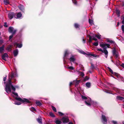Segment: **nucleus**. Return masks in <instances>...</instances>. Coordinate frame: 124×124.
Returning a JSON list of instances; mask_svg holds the SVG:
<instances>
[{"mask_svg": "<svg viewBox=\"0 0 124 124\" xmlns=\"http://www.w3.org/2000/svg\"><path fill=\"white\" fill-rule=\"evenodd\" d=\"M11 80L12 79L10 78V77H9L8 79V82L6 85L5 91L7 93H8V92H11L10 86L11 85H12Z\"/></svg>", "mask_w": 124, "mask_h": 124, "instance_id": "obj_1", "label": "nucleus"}, {"mask_svg": "<svg viewBox=\"0 0 124 124\" xmlns=\"http://www.w3.org/2000/svg\"><path fill=\"white\" fill-rule=\"evenodd\" d=\"M81 97L83 100H86L87 101H85V103L86 105L87 106H90L91 105V99L89 98H88L86 97L83 95H81Z\"/></svg>", "mask_w": 124, "mask_h": 124, "instance_id": "obj_2", "label": "nucleus"}, {"mask_svg": "<svg viewBox=\"0 0 124 124\" xmlns=\"http://www.w3.org/2000/svg\"><path fill=\"white\" fill-rule=\"evenodd\" d=\"M15 99L16 100L22 102L23 103H31V102L27 99L24 98L23 99H22L20 97H16Z\"/></svg>", "mask_w": 124, "mask_h": 124, "instance_id": "obj_3", "label": "nucleus"}, {"mask_svg": "<svg viewBox=\"0 0 124 124\" xmlns=\"http://www.w3.org/2000/svg\"><path fill=\"white\" fill-rule=\"evenodd\" d=\"M16 13H15L13 12H9L8 15V17L10 19H11L14 17L15 18H16Z\"/></svg>", "mask_w": 124, "mask_h": 124, "instance_id": "obj_4", "label": "nucleus"}, {"mask_svg": "<svg viewBox=\"0 0 124 124\" xmlns=\"http://www.w3.org/2000/svg\"><path fill=\"white\" fill-rule=\"evenodd\" d=\"M101 119L104 124H107V119L105 116L102 114L101 115Z\"/></svg>", "mask_w": 124, "mask_h": 124, "instance_id": "obj_5", "label": "nucleus"}, {"mask_svg": "<svg viewBox=\"0 0 124 124\" xmlns=\"http://www.w3.org/2000/svg\"><path fill=\"white\" fill-rule=\"evenodd\" d=\"M61 120L64 124L66 123L69 121V119L68 117H63L62 118Z\"/></svg>", "mask_w": 124, "mask_h": 124, "instance_id": "obj_6", "label": "nucleus"}, {"mask_svg": "<svg viewBox=\"0 0 124 124\" xmlns=\"http://www.w3.org/2000/svg\"><path fill=\"white\" fill-rule=\"evenodd\" d=\"M100 46L102 48H105V49H106L107 47H106V46H107V47L108 48H110L109 46H110V45L108 44H100Z\"/></svg>", "mask_w": 124, "mask_h": 124, "instance_id": "obj_7", "label": "nucleus"}, {"mask_svg": "<svg viewBox=\"0 0 124 124\" xmlns=\"http://www.w3.org/2000/svg\"><path fill=\"white\" fill-rule=\"evenodd\" d=\"M18 7L20 10L22 12L24 13L25 11L24 7L23 5L21 4H19L18 6Z\"/></svg>", "mask_w": 124, "mask_h": 124, "instance_id": "obj_8", "label": "nucleus"}, {"mask_svg": "<svg viewBox=\"0 0 124 124\" xmlns=\"http://www.w3.org/2000/svg\"><path fill=\"white\" fill-rule=\"evenodd\" d=\"M106 40L107 42H109L110 43L113 44L114 45H116V43L114 41H113L112 40H110L109 39H106Z\"/></svg>", "mask_w": 124, "mask_h": 124, "instance_id": "obj_9", "label": "nucleus"}, {"mask_svg": "<svg viewBox=\"0 0 124 124\" xmlns=\"http://www.w3.org/2000/svg\"><path fill=\"white\" fill-rule=\"evenodd\" d=\"M16 18L18 19L21 17L22 16V14L20 12H19L16 14Z\"/></svg>", "mask_w": 124, "mask_h": 124, "instance_id": "obj_10", "label": "nucleus"}, {"mask_svg": "<svg viewBox=\"0 0 124 124\" xmlns=\"http://www.w3.org/2000/svg\"><path fill=\"white\" fill-rule=\"evenodd\" d=\"M16 76V74H14V73L13 72H12L10 75V76H9V77H10V78H11L12 79H14V78H15V77Z\"/></svg>", "mask_w": 124, "mask_h": 124, "instance_id": "obj_11", "label": "nucleus"}, {"mask_svg": "<svg viewBox=\"0 0 124 124\" xmlns=\"http://www.w3.org/2000/svg\"><path fill=\"white\" fill-rule=\"evenodd\" d=\"M8 57V55L7 53H4L2 56V58L4 60H6V57Z\"/></svg>", "mask_w": 124, "mask_h": 124, "instance_id": "obj_12", "label": "nucleus"}, {"mask_svg": "<svg viewBox=\"0 0 124 124\" xmlns=\"http://www.w3.org/2000/svg\"><path fill=\"white\" fill-rule=\"evenodd\" d=\"M13 53L14 56H16L18 54V51L17 49L13 51Z\"/></svg>", "mask_w": 124, "mask_h": 124, "instance_id": "obj_13", "label": "nucleus"}, {"mask_svg": "<svg viewBox=\"0 0 124 124\" xmlns=\"http://www.w3.org/2000/svg\"><path fill=\"white\" fill-rule=\"evenodd\" d=\"M116 99L119 100L124 101V98L120 96H117Z\"/></svg>", "mask_w": 124, "mask_h": 124, "instance_id": "obj_14", "label": "nucleus"}, {"mask_svg": "<svg viewBox=\"0 0 124 124\" xmlns=\"http://www.w3.org/2000/svg\"><path fill=\"white\" fill-rule=\"evenodd\" d=\"M13 28L11 26L8 29V31L9 32L11 33L13 32Z\"/></svg>", "mask_w": 124, "mask_h": 124, "instance_id": "obj_15", "label": "nucleus"}, {"mask_svg": "<svg viewBox=\"0 0 124 124\" xmlns=\"http://www.w3.org/2000/svg\"><path fill=\"white\" fill-rule=\"evenodd\" d=\"M80 81V80H76V81L74 80L73 81V83H75V86L79 84Z\"/></svg>", "mask_w": 124, "mask_h": 124, "instance_id": "obj_16", "label": "nucleus"}, {"mask_svg": "<svg viewBox=\"0 0 124 124\" xmlns=\"http://www.w3.org/2000/svg\"><path fill=\"white\" fill-rule=\"evenodd\" d=\"M103 48V50H102L101 48H100L97 49V50L103 53H104L107 50L104 48Z\"/></svg>", "mask_w": 124, "mask_h": 124, "instance_id": "obj_17", "label": "nucleus"}, {"mask_svg": "<svg viewBox=\"0 0 124 124\" xmlns=\"http://www.w3.org/2000/svg\"><path fill=\"white\" fill-rule=\"evenodd\" d=\"M78 51L80 53L84 55L86 54V53L84 51L82 50H78Z\"/></svg>", "mask_w": 124, "mask_h": 124, "instance_id": "obj_18", "label": "nucleus"}, {"mask_svg": "<svg viewBox=\"0 0 124 124\" xmlns=\"http://www.w3.org/2000/svg\"><path fill=\"white\" fill-rule=\"evenodd\" d=\"M37 120L39 124H42V119L41 118H37Z\"/></svg>", "mask_w": 124, "mask_h": 124, "instance_id": "obj_19", "label": "nucleus"}, {"mask_svg": "<svg viewBox=\"0 0 124 124\" xmlns=\"http://www.w3.org/2000/svg\"><path fill=\"white\" fill-rule=\"evenodd\" d=\"M88 37L89 38V43H90L92 41V37L90 35H88Z\"/></svg>", "mask_w": 124, "mask_h": 124, "instance_id": "obj_20", "label": "nucleus"}, {"mask_svg": "<svg viewBox=\"0 0 124 124\" xmlns=\"http://www.w3.org/2000/svg\"><path fill=\"white\" fill-rule=\"evenodd\" d=\"M36 103L37 106H41L42 104V103L39 101H36Z\"/></svg>", "mask_w": 124, "mask_h": 124, "instance_id": "obj_21", "label": "nucleus"}, {"mask_svg": "<svg viewBox=\"0 0 124 124\" xmlns=\"http://www.w3.org/2000/svg\"><path fill=\"white\" fill-rule=\"evenodd\" d=\"M70 60L71 62H73L75 60V59L74 57L73 56L70 58Z\"/></svg>", "mask_w": 124, "mask_h": 124, "instance_id": "obj_22", "label": "nucleus"}, {"mask_svg": "<svg viewBox=\"0 0 124 124\" xmlns=\"http://www.w3.org/2000/svg\"><path fill=\"white\" fill-rule=\"evenodd\" d=\"M4 2L5 5H7L9 4V0H4Z\"/></svg>", "mask_w": 124, "mask_h": 124, "instance_id": "obj_23", "label": "nucleus"}, {"mask_svg": "<svg viewBox=\"0 0 124 124\" xmlns=\"http://www.w3.org/2000/svg\"><path fill=\"white\" fill-rule=\"evenodd\" d=\"M4 46H2L1 47H0V53H1L4 50Z\"/></svg>", "mask_w": 124, "mask_h": 124, "instance_id": "obj_24", "label": "nucleus"}, {"mask_svg": "<svg viewBox=\"0 0 124 124\" xmlns=\"http://www.w3.org/2000/svg\"><path fill=\"white\" fill-rule=\"evenodd\" d=\"M49 115L50 116L53 117H55V116L54 115V113L52 112H50L49 113Z\"/></svg>", "mask_w": 124, "mask_h": 124, "instance_id": "obj_25", "label": "nucleus"}, {"mask_svg": "<svg viewBox=\"0 0 124 124\" xmlns=\"http://www.w3.org/2000/svg\"><path fill=\"white\" fill-rule=\"evenodd\" d=\"M113 55L115 57L116 59L119 56V54L118 52L113 54Z\"/></svg>", "mask_w": 124, "mask_h": 124, "instance_id": "obj_26", "label": "nucleus"}, {"mask_svg": "<svg viewBox=\"0 0 124 124\" xmlns=\"http://www.w3.org/2000/svg\"><path fill=\"white\" fill-rule=\"evenodd\" d=\"M55 122L56 124H61L62 122L61 121L59 120H57L55 121Z\"/></svg>", "mask_w": 124, "mask_h": 124, "instance_id": "obj_27", "label": "nucleus"}, {"mask_svg": "<svg viewBox=\"0 0 124 124\" xmlns=\"http://www.w3.org/2000/svg\"><path fill=\"white\" fill-rule=\"evenodd\" d=\"M85 85L88 88H90L91 85L90 83L89 82L86 83L85 84Z\"/></svg>", "mask_w": 124, "mask_h": 124, "instance_id": "obj_28", "label": "nucleus"}, {"mask_svg": "<svg viewBox=\"0 0 124 124\" xmlns=\"http://www.w3.org/2000/svg\"><path fill=\"white\" fill-rule=\"evenodd\" d=\"M11 87L12 90H13L14 91H15L16 90V88L15 86H14L12 85H11L10 86V88L11 89Z\"/></svg>", "mask_w": 124, "mask_h": 124, "instance_id": "obj_29", "label": "nucleus"}, {"mask_svg": "<svg viewBox=\"0 0 124 124\" xmlns=\"http://www.w3.org/2000/svg\"><path fill=\"white\" fill-rule=\"evenodd\" d=\"M69 53L68 52V51L66 50L65 53L64 55V57L67 56H68L69 54Z\"/></svg>", "mask_w": 124, "mask_h": 124, "instance_id": "obj_30", "label": "nucleus"}, {"mask_svg": "<svg viewBox=\"0 0 124 124\" xmlns=\"http://www.w3.org/2000/svg\"><path fill=\"white\" fill-rule=\"evenodd\" d=\"M12 46L11 45H9L8 46L7 49H6L8 51H11V48Z\"/></svg>", "mask_w": 124, "mask_h": 124, "instance_id": "obj_31", "label": "nucleus"}, {"mask_svg": "<svg viewBox=\"0 0 124 124\" xmlns=\"http://www.w3.org/2000/svg\"><path fill=\"white\" fill-rule=\"evenodd\" d=\"M116 13L118 16L119 17L120 16V11L118 10H117L116 11Z\"/></svg>", "mask_w": 124, "mask_h": 124, "instance_id": "obj_32", "label": "nucleus"}, {"mask_svg": "<svg viewBox=\"0 0 124 124\" xmlns=\"http://www.w3.org/2000/svg\"><path fill=\"white\" fill-rule=\"evenodd\" d=\"M107 68L108 69V70L112 74H114V72L112 70V69L109 67H108Z\"/></svg>", "mask_w": 124, "mask_h": 124, "instance_id": "obj_33", "label": "nucleus"}, {"mask_svg": "<svg viewBox=\"0 0 124 124\" xmlns=\"http://www.w3.org/2000/svg\"><path fill=\"white\" fill-rule=\"evenodd\" d=\"M80 25L77 23H75L74 24V27L76 28H79Z\"/></svg>", "mask_w": 124, "mask_h": 124, "instance_id": "obj_34", "label": "nucleus"}, {"mask_svg": "<svg viewBox=\"0 0 124 124\" xmlns=\"http://www.w3.org/2000/svg\"><path fill=\"white\" fill-rule=\"evenodd\" d=\"M91 68L92 70L93 69L95 68L94 65L92 63H91Z\"/></svg>", "mask_w": 124, "mask_h": 124, "instance_id": "obj_35", "label": "nucleus"}, {"mask_svg": "<svg viewBox=\"0 0 124 124\" xmlns=\"http://www.w3.org/2000/svg\"><path fill=\"white\" fill-rule=\"evenodd\" d=\"M105 55V57L106 58H107L108 57V51L107 50L104 53Z\"/></svg>", "mask_w": 124, "mask_h": 124, "instance_id": "obj_36", "label": "nucleus"}, {"mask_svg": "<svg viewBox=\"0 0 124 124\" xmlns=\"http://www.w3.org/2000/svg\"><path fill=\"white\" fill-rule=\"evenodd\" d=\"M95 36L98 39H101L100 36H101V35H97L96 34H95Z\"/></svg>", "mask_w": 124, "mask_h": 124, "instance_id": "obj_37", "label": "nucleus"}, {"mask_svg": "<svg viewBox=\"0 0 124 124\" xmlns=\"http://www.w3.org/2000/svg\"><path fill=\"white\" fill-rule=\"evenodd\" d=\"M89 78L87 76H86L85 78H84V81H86L88 80L89 79Z\"/></svg>", "mask_w": 124, "mask_h": 124, "instance_id": "obj_38", "label": "nucleus"}, {"mask_svg": "<svg viewBox=\"0 0 124 124\" xmlns=\"http://www.w3.org/2000/svg\"><path fill=\"white\" fill-rule=\"evenodd\" d=\"M30 110L32 111H36V109L33 107H32L30 108Z\"/></svg>", "mask_w": 124, "mask_h": 124, "instance_id": "obj_39", "label": "nucleus"}, {"mask_svg": "<svg viewBox=\"0 0 124 124\" xmlns=\"http://www.w3.org/2000/svg\"><path fill=\"white\" fill-rule=\"evenodd\" d=\"M52 108L53 110L55 112H56V108L52 106Z\"/></svg>", "mask_w": 124, "mask_h": 124, "instance_id": "obj_40", "label": "nucleus"}, {"mask_svg": "<svg viewBox=\"0 0 124 124\" xmlns=\"http://www.w3.org/2000/svg\"><path fill=\"white\" fill-rule=\"evenodd\" d=\"M117 52H116V50L115 48H114L113 50H112L113 54L116 53Z\"/></svg>", "mask_w": 124, "mask_h": 124, "instance_id": "obj_41", "label": "nucleus"}, {"mask_svg": "<svg viewBox=\"0 0 124 124\" xmlns=\"http://www.w3.org/2000/svg\"><path fill=\"white\" fill-rule=\"evenodd\" d=\"M89 22L90 24L91 25H92L93 24V20H91L90 19H89Z\"/></svg>", "mask_w": 124, "mask_h": 124, "instance_id": "obj_42", "label": "nucleus"}, {"mask_svg": "<svg viewBox=\"0 0 124 124\" xmlns=\"http://www.w3.org/2000/svg\"><path fill=\"white\" fill-rule=\"evenodd\" d=\"M93 45L95 46H97L98 45V42H94L93 43Z\"/></svg>", "mask_w": 124, "mask_h": 124, "instance_id": "obj_43", "label": "nucleus"}, {"mask_svg": "<svg viewBox=\"0 0 124 124\" xmlns=\"http://www.w3.org/2000/svg\"><path fill=\"white\" fill-rule=\"evenodd\" d=\"M91 56H92L94 57H99V55H97L96 54H92L91 55Z\"/></svg>", "mask_w": 124, "mask_h": 124, "instance_id": "obj_44", "label": "nucleus"}, {"mask_svg": "<svg viewBox=\"0 0 124 124\" xmlns=\"http://www.w3.org/2000/svg\"><path fill=\"white\" fill-rule=\"evenodd\" d=\"M72 2L75 5L77 4V2L76 0H72Z\"/></svg>", "mask_w": 124, "mask_h": 124, "instance_id": "obj_45", "label": "nucleus"}, {"mask_svg": "<svg viewBox=\"0 0 124 124\" xmlns=\"http://www.w3.org/2000/svg\"><path fill=\"white\" fill-rule=\"evenodd\" d=\"M22 44H19L18 43V45H17V47H18V48H20L22 47Z\"/></svg>", "mask_w": 124, "mask_h": 124, "instance_id": "obj_46", "label": "nucleus"}, {"mask_svg": "<svg viewBox=\"0 0 124 124\" xmlns=\"http://www.w3.org/2000/svg\"><path fill=\"white\" fill-rule=\"evenodd\" d=\"M21 104L20 102H15V104L17 105H20Z\"/></svg>", "mask_w": 124, "mask_h": 124, "instance_id": "obj_47", "label": "nucleus"}, {"mask_svg": "<svg viewBox=\"0 0 124 124\" xmlns=\"http://www.w3.org/2000/svg\"><path fill=\"white\" fill-rule=\"evenodd\" d=\"M58 113L60 116H62L64 115V114L63 113L60 112H58Z\"/></svg>", "mask_w": 124, "mask_h": 124, "instance_id": "obj_48", "label": "nucleus"}, {"mask_svg": "<svg viewBox=\"0 0 124 124\" xmlns=\"http://www.w3.org/2000/svg\"><path fill=\"white\" fill-rule=\"evenodd\" d=\"M80 76H81L82 77H83L84 76V74L83 72H80Z\"/></svg>", "mask_w": 124, "mask_h": 124, "instance_id": "obj_49", "label": "nucleus"}, {"mask_svg": "<svg viewBox=\"0 0 124 124\" xmlns=\"http://www.w3.org/2000/svg\"><path fill=\"white\" fill-rule=\"evenodd\" d=\"M4 26L6 27H8V25L7 24V22H5L4 23Z\"/></svg>", "mask_w": 124, "mask_h": 124, "instance_id": "obj_50", "label": "nucleus"}, {"mask_svg": "<svg viewBox=\"0 0 124 124\" xmlns=\"http://www.w3.org/2000/svg\"><path fill=\"white\" fill-rule=\"evenodd\" d=\"M122 17H123V19L122 21V24H124V15L122 16Z\"/></svg>", "mask_w": 124, "mask_h": 124, "instance_id": "obj_51", "label": "nucleus"}, {"mask_svg": "<svg viewBox=\"0 0 124 124\" xmlns=\"http://www.w3.org/2000/svg\"><path fill=\"white\" fill-rule=\"evenodd\" d=\"M68 69H70L71 70H73L74 69L73 67L71 66H70L67 68Z\"/></svg>", "mask_w": 124, "mask_h": 124, "instance_id": "obj_52", "label": "nucleus"}, {"mask_svg": "<svg viewBox=\"0 0 124 124\" xmlns=\"http://www.w3.org/2000/svg\"><path fill=\"white\" fill-rule=\"evenodd\" d=\"M16 30H14V31L12 32V35H14L16 33Z\"/></svg>", "mask_w": 124, "mask_h": 124, "instance_id": "obj_53", "label": "nucleus"}, {"mask_svg": "<svg viewBox=\"0 0 124 124\" xmlns=\"http://www.w3.org/2000/svg\"><path fill=\"white\" fill-rule=\"evenodd\" d=\"M12 93L13 94H14V95L17 96H18V94L17 93H15V92H12Z\"/></svg>", "mask_w": 124, "mask_h": 124, "instance_id": "obj_54", "label": "nucleus"}, {"mask_svg": "<svg viewBox=\"0 0 124 124\" xmlns=\"http://www.w3.org/2000/svg\"><path fill=\"white\" fill-rule=\"evenodd\" d=\"M13 35H11L9 37V40L11 39L13 37Z\"/></svg>", "mask_w": 124, "mask_h": 124, "instance_id": "obj_55", "label": "nucleus"}, {"mask_svg": "<svg viewBox=\"0 0 124 124\" xmlns=\"http://www.w3.org/2000/svg\"><path fill=\"white\" fill-rule=\"evenodd\" d=\"M93 38H92V40H95V41H97V39L95 38H94V36H93Z\"/></svg>", "mask_w": 124, "mask_h": 124, "instance_id": "obj_56", "label": "nucleus"}, {"mask_svg": "<svg viewBox=\"0 0 124 124\" xmlns=\"http://www.w3.org/2000/svg\"><path fill=\"white\" fill-rule=\"evenodd\" d=\"M121 29L122 31H124V25H122L121 26Z\"/></svg>", "mask_w": 124, "mask_h": 124, "instance_id": "obj_57", "label": "nucleus"}, {"mask_svg": "<svg viewBox=\"0 0 124 124\" xmlns=\"http://www.w3.org/2000/svg\"><path fill=\"white\" fill-rule=\"evenodd\" d=\"M112 123L114 124H117V122L114 121H112Z\"/></svg>", "mask_w": 124, "mask_h": 124, "instance_id": "obj_58", "label": "nucleus"}, {"mask_svg": "<svg viewBox=\"0 0 124 124\" xmlns=\"http://www.w3.org/2000/svg\"><path fill=\"white\" fill-rule=\"evenodd\" d=\"M92 54H91V53H89V52H87V53H86V54H86L88 55H91Z\"/></svg>", "mask_w": 124, "mask_h": 124, "instance_id": "obj_59", "label": "nucleus"}, {"mask_svg": "<svg viewBox=\"0 0 124 124\" xmlns=\"http://www.w3.org/2000/svg\"><path fill=\"white\" fill-rule=\"evenodd\" d=\"M113 74L117 76H118V74L116 72H114V74Z\"/></svg>", "mask_w": 124, "mask_h": 124, "instance_id": "obj_60", "label": "nucleus"}, {"mask_svg": "<svg viewBox=\"0 0 124 124\" xmlns=\"http://www.w3.org/2000/svg\"><path fill=\"white\" fill-rule=\"evenodd\" d=\"M82 39H83V43H85V40L84 39V37H82Z\"/></svg>", "mask_w": 124, "mask_h": 124, "instance_id": "obj_61", "label": "nucleus"}, {"mask_svg": "<svg viewBox=\"0 0 124 124\" xmlns=\"http://www.w3.org/2000/svg\"><path fill=\"white\" fill-rule=\"evenodd\" d=\"M7 76H6V77H4L3 78V81H5L6 79Z\"/></svg>", "mask_w": 124, "mask_h": 124, "instance_id": "obj_62", "label": "nucleus"}, {"mask_svg": "<svg viewBox=\"0 0 124 124\" xmlns=\"http://www.w3.org/2000/svg\"><path fill=\"white\" fill-rule=\"evenodd\" d=\"M18 45V43H17L16 42L14 44V46H17Z\"/></svg>", "mask_w": 124, "mask_h": 124, "instance_id": "obj_63", "label": "nucleus"}, {"mask_svg": "<svg viewBox=\"0 0 124 124\" xmlns=\"http://www.w3.org/2000/svg\"><path fill=\"white\" fill-rule=\"evenodd\" d=\"M121 66H122V67H123V68H124V64L123 63L121 65Z\"/></svg>", "mask_w": 124, "mask_h": 124, "instance_id": "obj_64", "label": "nucleus"}]
</instances>
